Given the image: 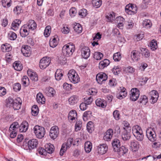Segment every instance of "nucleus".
<instances>
[{
  "label": "nucleus",
  "mask_w": 161,
  "mask_h": 161,
  "mask_svg": "<svg viewBox=\"0 0 161 161\" xmlns=\"http://www.w3.org/2000/svg\"><path fill=\"white\" fill-rule=\"evenodd\" d=\"M59 133L58 128L57 126H54L51 128L49 132V136L52 139L54 140L58 137Z\"/></svg>",
  "instance_id": "9d476101"
},
{
  "label": "nucleus",
  "mask_w": 161,
  "mask_h": 161,
  "mask_svg": "<svg viewBox=\"0 0 161 161\" xmlns=\"http://www.w3.org/2000/svg\"><path fill=\"white\" fill-rule=\"evenodd\" d=\"M19 126V125L17 122L13 123L10 125L8 130V132L9 133L10 137L11 138H14L16 136Z\"/></svg>",
  "instance_id": "423d86ee"
},
{
  "label": "nucleus",
  "mask_w": 161,
  "mask_h": 161,
  "mask_svg": "<svg viewBox=\"0 0 161 161\" xmlns=\"http://www.w3.org/2000/svg\"><path fill=\"white\" fill-rule=\"evenodd\" d=\"M51 31V27L49 25L47 26L45 29L44 35L46 37L48 36Z\"/></svg>",
  "instance_id": "0e129e2a"
},
{
  "label": "nucleus",
  "mask_w": 161,
  "mask_h": 161,
  "mask_svg": "<svg viewBox=\"0 0 161 161\" xmlns=\"http://www.w3.org/2000/svg\"><path fill=\"white\" fill-rule=\"evenodd\" d=\"M59 41L58 36L55 35L52 36L50 39L49 44L50 47L52 48L56 47L58 44Z\"/></svg>",
  "instance_id": "4468645a"
},
{
  "label": "nucleus",
  "mask_w": 161,
  "mask_h": 161,
  "mask_svg": "<svg viewBox=\"0 0 161 161\" xmlns=\"http://www.w3.org/2000/svg\"><path fill=\"white\" fill-rule=\"evenodd\" d=\"M103 57V54L100 52H95L94 54V58L97 60L101 59Z\"/></svg>",
  "instance_id": "e2e57ef3"
},
{
  "label": "nucleus",
  "mask_w": 161,
  "mask_h": 161,
  "mask_svg": "<svg viewBox=\"0 0 161 161\" xmlns=\"http://www.w3.org/2000/svg\"><path fill=\"white\" fill-rule=\"evenodd\" d=\"M63 73L64 71L62 69H58L55 74V79L58 81L60 80L63 76Z\"/></svg>",
  "instance_id": "c85d7f7f"
},
{
  "label": "nucleus",
  "mask_w": 161,
  "mask_h": 161,
  "mask_svg": "<svg viewBox=\"0 0 161 161\" xmlns=\"http://www.w3.org/2000/svg\"><path fill=\"white\" fill-rule=\"evenodd\" d=\"M68 76L69 81L74 84L77 83L80 81L79 75L74 69H71L69 71Z\"/></svg>",
  "instance_id": "20e7f679"
},
{
  "label": "nucleus",
  "mask_w": 161,
  "mask_h": 161,
  "mask_svg": "<svg viewBox=\"0 0 161 161\" xmlns=\"http://www.w3.org/2000/svg\"><path fill=\"white\" fill-rule=\"evenodd\" d=\"M39 113V109L37 105H34L31 108V114L32 115L36 116Z\"/></svg>",
  "instance_id": "5fc2aeb1"
},
{
  "label": "nucleus",
  "mask_w": 161,
  "mask_h": 161,
  "mask_svg": "<svg viewBox=\"0 0 161 161\" xmlns=\"http://www.w3.org/2000/svg\"><path fill=\"white\" fill-rule=\"evenodd\" d=\"M112 144L114 151H118L121 145L120 141L117 139H114Z\"/></svg>",
  "instance_id": "cd10ccee"
},
{
  "label": "nucleus",
  "mask_w": 161,
  "mask_h": 161,
  "mask_svg": "<svg viewBox=\"0 0 161 161\" xmlns=\"http://www.w3.org/2000/svg\"><path fill=\"white\" fill-rule=\"evenodd\" d=\"M27 73L30 79L34 81H36L38 80V75L36 72L32 71V70L29 69L28 70Z\"/></svg>",
  "instance_id": "412c9836"
},
{
  "label": "nucleus",
  "mask_w": 161,
  "mask_h": 161,
  "mask_svg": "<svg viewBox=\"0 0 161 161\" xmlns=\"http://www.w3.org/2000/svg\"><path fill=\"white\" fill-rule=\"evenodd\" d=\"M113 131L112 129H108L104 134L103 139L106 141H110L113 136Z\"/></svg>",
  "instance_id": "a211bd4d"
},
{
  "label": "nucleus",
  "mask_w": 161,
  "mask_h": 161,
  "mask_svg": "<svg viewBox=\"0 0 161 161\" xmlns=\"http://www.w3.org/2000/svg\"><path fill=\"white\" fill-rule=\"evenodd\" d=\"M22 83L25 86H28L30 83L29 80L26 76H24L22 79Z\"/></svg>",
  "instance_id": "680f3d73"
},
{
  "label": "nucleus",
  "mask_w": 161,
  "mask_h": 161,
  "mask_svg": "<svg viewBox=\"0 0 161 161\" xmlns=\"http://www.w3.org/2000/svg\"><path fill=\"white\" fill-rule=\"evenodd\" d=\"M130 131L128 130H124L122 135V139L124 141L129 140L130 137Z\"/></svg>",
  "instance_id": "79ce46f5"
},
{
  "label": "nucleus",
  "mask_w": 161,
  "mask_h": 161,
  "mask_svg": "<svg viewBox=\"0 0 161 161\" xmlns=\"http://www.w3.org/2000/svg\"><path fill=\"white\" fill-rule=\"evenodd\" d=\"M92 3L94 7L98 8L101 6L102 1V0H92Z\"/></svg>",
  "instance_id": "a18cd8bd"
},
{
  "label": "nucleus",
  "mask_w": 161,
  "mask_h": 161,
  "mask_svg": "<svg viewBox=\"0 0 161 161\" xmlns=\"http://www.w3.org/2000/svg\"><path fill=\"white\" fill-rule=\"evenodd\" d=\"M148 102V97L144 95H141L138 101V103L143 106L146 105Z\"/></svg>",
  "instance_id": "a878e982"
},
{
  "label": "nucleus",
  "mask_w": 161,
  "mask_h": 161,
  "mask_svg": "<svg viewBox=\"0 0 161 161\" xmlns=\"http://www.w3.org/2000/svg\"><path fill=\"white\" fill-rule=\"evenodd\" d=\"M137 135H135L134 136L136 138V139L139 141H142L144 139V135L143 133V131L139 133L136 134Z\"/></svg>",
  "instance_id": "774afa93"
},
{
  "label": "nucleus",
  "mask_w": 161,
  "mask_h": 161,
  "mask_svg": "<svg viewBox=\"0 0 161 161\" xmlns=\"http://www.w3.org/2000/svg\"><path fill=\"white\" fill-rule=\"evenodd\" d=\"M45 92L49 97H53L56 93L55 90L52 87H49L46 88Z\"/></svg>",
  "instance_id": "393cba45"
},
{
  "label": "nucleus",
  "mask_w": 161,
  "mask_h": 161,
  "mask_svg": "<svg viewBox=\"0 0 161 161\" xmlns=\"http://www.w3.org/2000/svg\"><path fill=\"white\" fill-rule=\"evenodd\" d=\"M51 62V58L49 57H45L42 58L39 62V66L42 69H44L49 66Z\"/></svg>",
  "instance_id": "1a4fd4ad"
},
{
  "label": "nucleus",
  "mask_w": 161,
  "mask_h": 161,
  "mask_svg": "<svg viewBox=\"0 0 161 161\" xmlns=\"http://www.w3.org/2000/svg\"><path fill=\"white\" fill-rule=\"evenodd\" d=\"M92 147V143L89 141H87L85 143L84 148L86 152L87 153H90L91 151Z\"/></svg>",
  "instance_id": "a19ab883"
},
{
  "label": "nucleus",
  "mask_w": 161,
  "mask_h": 161,
  "mask_svg": "<svg viewBox=\"0 0 161 161\" xmlns=\"http://www.w3.org/2000/svg\"><path fill=\"white\" fill-rule=\"evenodd\" d=\"M28 127V123L26 121H23L19 126V131L21 132H25Z\"/></svg>",
  "instance_id": "2f4dec72"
},
{
  "label": "nucleus",
  "mask_w": 161,
  "mask_h": 161,
  "mask_svg": "<svg viewBox=\"0 0 161 161\" xmlns=\"http://www.w3.org/2000/svg\"><path fill=\"white\" fill-rule=\"evenodd\" d=\"M75 49V45L70 42L63 46L62 49V53L65 57H69L73 54Z\"/></svg>",
  "instance_id": "f03ea898"
},
{
  "label": "nucleus",
  "mask_w": 161,
  "mask_h": 161,
  "mask_svg": "<svg viewBox=\"0 0 161 161\" xmlns=\"http://www.w3.org/2000/svg\"><path fill=\"white\" fill-rule=\"evenodd\" d=\"M86 128L87 131L91 133L94 130V125L93 122L92 121L88 122L86 125Z\"/></svg>",
  "instance_id": "58836bf2"
},
{
  "label": "nucleus",
  "mask_w": 161,
  "mask_h": 161,
  "mask_svg": "<svg viewBox=\"0 0 161 161\" xmlns=\"http://www.w3.org/2000/svg\"><path fill=\"white\" fill-rule=\"evenodd\" d=\"M141 53L143 56L145 58H148L150 56V53L149 50L145 48L141 47L140 48Z\"/></svg>",
  "instance_id": "ea45409f"
},
{
  "label": "nucleus",
  "mask_w": 161,
  "mask_h": 161,
  "mask_svg": "<svg viewBox=\"0 0 161 161\" xmlns=\"http://www.w3.org/2000/svg\"><path fill=\"white\" fill-rule=\"evenodd\" d=\"M117 26L120 29H122L125 21L124 19L122 17L119 16L116 19Z\"/></svg>",
  "instance_id": "7c9ffc66"
},
{
  "label": "nucleus",
  "mask_w": 161,
  "mask_h": 161,
  "mask_svg": "<svg viewBox=\"0 0 161 161\" xmlns=\"http://www.w3.org/2000/svg\"><path fill=\"white\" fill-rule=\"evenodd\" d=\"M150 46L152 51H154L158 48L157 41L155 40H152L150 43Z\"/></svg>",
  "instance_id": "09e8293b"
},
{
  "label": "nucleus",
  "mask_w": 161,
  "mask_h": 161,
  "mask_svg": "<svg viewBox=\"0 0 161 161\" xmlns=\"http://www.w3.org/2000/svg\"><path fill=\"white\" fill-rule=\"evenodd\" d=\"M115 16V13L112 12L111 13L108 14L106 16V17L108 21L112 22L114 20Z\"/></svg>",
  "instance_id": "864d4df0"
},
{
  "label": "nucleus",
  "mask_w": 161,
  "mask_h": 161,
  "mask_svg": "<svg viewBox=\"0 0 161 161\" xmlns=\"http://www.w3.org/2000/svg\"><path fill=\"white\" fill-rule=\"evenodd\" d=\"M45 149L47 153L51 154L54 151V148L53 145L51 144L50 145H47L45 146Z\"/></svg>",
  "instance_id": "c03bdc74"
},
{
  "label": "nucleus",
  "mask_w": 161,
  "mask_h": 161,
  "mask_svg": "<svg viewBox=\"0 0 161 161\" xmlns=\"http://www.w3.org/2000/svg\"><path fill=\"white\" fill-rule=\"evenodd\" d=\"M96 105L99 107L102 108H105L107 105L106 102L104 99L101 98H97L96 101Z\"/></svg>",
  "instance_id": "5701e85b"
},
{
  "label": "nucleus",
  "mask_w": 161,
  "mask_h": 161,
  "mask_svg": "<svg viewBox=\"0 0 161 161\" xmlns=\"http://www.w3.org/2000/svg\"><path fill=\"white\" fill-rule=\"evenodd\" d=\"M120 91L117 94V97L120 99H122L125 97L127 95L126 89L124 87H120Z\"/></svg>",
  "instance_id": "6ab92c4d"
},
{
  "label": "nucleus",
  "mask_w": 161,
  "mask_h": 161,
  "mask_svg": "<svg viewBox=\"0 0 161 161\" xmlns=\"http://www.w3.org/2000/svg\"><path fill=\"white\" fill-rule=\"evenodd\" d=\"M108 76L106 73L101 72L98 74L96 77V79L98 83L102 84L103 82L107 80Z\"/></svg>",
  "instance_id": "9b49d317"
},
{
  "label": "nucleus",
  "mask_w": 161,
  "mask_h": 161,
  "mask_svg": "<svg viewBox=\"0 0 161 161\" xmlns=\"http://www.w3.org/2000/svg\"><path fill=\"white\" fill-rule=\"evenodd\" d=\"M110 63L108 59H104L101 61L99 64V68L100 69H103L107 67Z\"/></svg>",
  "instance_id": "72a5a7b5"
},
{
  "label": "nucleus",
  "mask_w": 161,
  "mask_h": 161,
  "mask_svg": "<svg viewBox=\"0 0 161 161\" xmlns=\"http://www.w3.org/2000/svg\"><path fill=\"white\" fill-rule=\"evenodd\" d=\"M82 126V122L80 120H77L75 125V130L78 131L80 130Z\"/></svg>",
  "instance_id": "052dcab7"
},
{
  "label": "nucleus",
  "mask_w": 161,
  "mask_h": 161,
  "mask_svg": "<svg viewBox=\"0 0 161 161\" xmlns=\"http://www.w3.org/2000/svg\"><path fill=\"white\" fill-rule=\"evenodd\" d=\"M128 150L126 147L124 146H122L119 148L118 151H114L118 153L119 155L121 156L125 154L128 152Z\"/></svg>",
  "instance_id": "4c0bfd02"
},
{
  "label": "nucleus",
  "mask_w": 161,
  "mask_h": 161,
  "mask_svg": "<svg viewBox=\"0 0 161 161\" xmlns=\"http://www.w3.org/2000/svg\"><path fill=\"white\" fill-rule=\"evenodd\" d=\"M138 52L136 50L132 51L131 53V57L133 61H137L138 60Z\"/></svg>",
  "instance_id": "3c124183"
},
{
  "label": "nucleus",
  "mask_w": 161,
  "mask_h": 161,
  "mask_svg": "<svg viewBox=\"0 0 161 161\" xmlns=\"http://www.w3.org/2000/svg\"><path fill=\"white\" fill-rule=\"evenodd\" d=\"M87 14V11L86 9L83 8L80 10L79 12V15L81 18H84Z\"/></svg>",
  "instance_id": "69168bd1"
},
{
  "label": "nucleus",
  "mask_w": 161,
  "mask_h": 161,
  "mask_svg": "<svg viewBox=\"0 0 161 161\" xmlns=\"http://www.w3.org/2000/svg\"><path fill=\"white\" fill-rule=\"evenodd\" d=\"M2 4L3 7L8 8L11 5L12 1L11 0H2Z\"/></svg>",
  "instance_id": "49530a36"
},
{
  "label": "nucleus",
  "mask_w": 161,
  "mask_h": 161,
  "mask_svg": "<svg viewBox=\"0 0 161 161\" xmlns=\"http://www.w3.org/2000/svg\"><path fill=\"white\" fill-rule=\"evenodd\" d=\"M113 58L115 61H119L121 58V54L119 52L114 53L113 56Z\"/></svg>",
  "instance_id": "13d9d810"
},
{
  "label": "nucleus",
  "mask_w": 161,
  "mask_h": 161,
  "mask_svg": "<svg viewBox=\"0 0 161 161\" xmlns=\"http://www.w3.org/2000/svg\"><path fill=\"white\" fill-rule=\"evenodd\" d=\"M8 39L10 40H15L17 37V34L12 31H10L8 33Z\"/></svg>",
  "instance_id": "603ef678"
},
{
  "label": "nucleus",
  "mask_w": 161,
  "mask_h": 161,
  "mask_svg": "<svg viewBox=\"0 0 161 161\" xmlns=\"http://www.w3.org/2000/svg\"><path fill=\"white\" fill-rule=\"evenodd\" d=\"M69 148L68 147L67 145L64 142L62 145L61 147L60 151V156H63L64 153H65L68 149Z\"/></svg>",
  "instance_id": "de8ad7c7"
},
{
  "label": "nucleus",
  "mask_w": 161,
  "mask_h": 161,
  "mask_svg": "<svg viewBox=\"0 0 161 161\" xmlns=\"http://www.w3.org/2000/svg\"><path fill=\"white\" fill-rule=\"evenodd\" d=\"M21 21L19 19H15L12 23L11 28L14 31L17 30L21 24Z\"/></svg>",
  "instance_id": "c756f323"
},
{
  "label": "nucleus",
  "mask_w": 161,
  "mask_h": 161,
  "mask_svg": "<svg viewBox=\"0 0 161 161\" xmlns=\"http://www.w3.org/2000/svg\"><path fill=\"white\" fill-rule=\"evenodd\" d=\"M25 25L30 31L35 30L37 27V24L36 22L32 19L29 20Z\"/></svg>",
  "instance_id": "2eb2a0df"
},
{
  "label": "nucleus",
  "mask_w": 161,
  "mask_h": 161,
  "mask_svg": "<svg viewBox=\"0 0 161 161\" xmlns=\"http://www.w3.org/2000/svg\"><path fill=\"white\" fill-rule=\"evenodd\" d=\"M121 70L120 67L119 66H117L114 67L112 71L114 75H117L120 73Z\"/></svg>",
  "instance_id": "bf43d9fd"
},
{
  "label": "nucleus",
  "mask_w": 161,
  "mask_h": 161,
  "mask_svg": "<svg viewBox=\"0 0 161 161\" xmlns=\"http://www.w3.org/2000/svg\"><path fill=\"white\" fill-rule=\"evenodd\" d=\"M142 25L145 28H150L152 26L151 21L149 19H146L143 21Z\"/></svg>",
  "instance_id": "37998d69"
},
{
  "label": "nucleus",
  "mask_w": 161,
  "mask_h": 161,
  "mask_svg": "<svg viewBox=\"0 0 161 161\" xmlns=\"http://www.w3.org/2000/svg\"><path fill=\"white\" fill-rule=\"evenodd\" d=\"M6 103L7 105L12 107L14 110L19 109L21 106L22 100L19 97H17L14 99L11 97L6 99Z\"/></svg>",
  "instance_id": "f257e3e1"
},
{
  "label": "nucleus",
  "mask_w": 161,
  "mask_h": 161,
  "mask_svg": "<svg viewBox=\"0 0 161 161\" xmlns=\"http://www.w3.org/2000/svg\"><path fill=\"white\" fill-rule=\"evenodd\" d=\"M73 29L75 32L77 34L80 33L82 31V27L81 25L78 23H74Z\"/></svg>",
  "instance_id": "f704fd0d"
},
{
  "label": "nucleus",
  "mask_w": 161,
  "mask_h": 161,
  "mask_svg": "<svg viewBox=\"0 0 161 161\" xmlns=\"http://www.w3.org/2000/svg\"><path fill=\"white\" fill-rule=\"evenodd\" d=\"M36 99L37 102L39 104H43L45 103V98L43 95L40 92H39L37 94Z\"/></svg>",
  "instance_id": "4be33fe9"
},
{
  "label": "nucleus",
  "mask_w": 161,
  "mask_h": 161,
  "mask_svg": "<svg viewBox=\"0 0 161 161\" xmlns=\"http://www.w3.org/2000/svg\"><path fill=\"white\" fill-rule=\"evenodd\" d=\"M30 47L27 45L23 46L21 49V52L23 55L26 57H29L31 54Z\"/></svg>",
  "instance_id": "aec40b11"
},
{
  "label": "nucleus",
  "mask_w": 161,
  "mask_h": 161,
  "mask_svg": "<svg viewBox=\"0 0 161 161\" xmlns=\"http://www.w3.org/2000/svg\"><path fill=\"white\" fill-rule=\"evenodd\" d=\"M30 31L27 27L24 25L20 30V34L22 37H25L29 34Z\"/></svg>",
  "instance_id": "f3484780"
},
{
  "label": "nucleus",
  "mask_w": 161,
  "mask_h": 161,
  "mask_svg": "<svg viewBox=\"0 0 161 161\" xmlns=\"http://www.w3.org/2000/svg\"><path fill=\"white\" fill-rule=\"evenodd\" d=\"M77 116L76 111L75 110H72L69 113L68 119L69 121L72 122L75 120V119L77 118Z\"/></svg>",
  "instance_id": "b1692460"
},
{
  "label": "nucleus",
  "mask_w": 161,
  "mask_h": 161,
  "mask_svg": "<svg viewBox=\"0 0 161 161\" xmlns=\"http://www.w3.org/2000/svg\"><path fill=\"white\" fill-rule=\"evenodd\" d=\"M38 144V141L37 139H32L29 140L28 142L24 143L23 146L25 149L31 150L36 148Z\"/></svg>",
  "instance_id": "39448f33"
},
{
  "label": "nucleus",
  "mask_w": 161,
  "mask_h": 161,
  "mask_svg": "<svg viewBox=\"0 0 161 161\" xmlns=\"http://www.w3.org/2000/svg\"><path fill=\"white\" fill-rule=\"evenodd\" d=\"M1 49L3 52H9L12 50V47L10 44L6 43L2 45Z\"/></svg>",
  "instance_id": "473e14b6"
},
{
  "label": "nucleus",
  "mask_w": 161,
  "mask_h": 161,
  "mask_svg": "<svg viewBox=\"0 0 161 161\" xmlns=\"http://www.w3.org/2000/svg\"><path fill=\"white\" fill-rule=\"evenodd\" d=\"M79 100L78 96L73 95L68 100L69 104L74 105L76 104Z\"/></svg>",
  "instance_id": "c9c22d12"
},
{
  "label": "nucleus",
  "mask_w": 161,
  "mask_h": 161,
  "mask_svg": "<svg viewBox=\"0 0 161 161\" xmlns=\"http://www.w3.org/2000/svg\"><path fill=\"white\" fill-rule=\"evenodd\" d=\"M149 94L151 97L150 99V103H155L157 102L159 97L158 92L156 90H153L150 92Z\"/></svg>",
  "instance_id": "f8f14e48"
},
{
  "label": "nucleus",
  "mask_w": 161,
  "mask_h": 161,
  "mask_svg": "<svg viewBox=\"0 0 161 161\" xmlns=\"http://www.w3.org/2000/svg\"><path fill=\"white\" fill-rule=\"evenodd\" d=\"M132 131L133 135L134 136L137 134L142 131L141 127L138 125L133 126L132 128Z\"/></svg>",
  "instance_id": "e433bc0d"
},
{
  "label": "nucleus",
  "mask_w": 161,
  "mask_h": 161,
  "mask_svg": "<svg viewBox=\"0 0 161 161\" xmlns=\"http://www.w3.org/2000/svg\"><path fill=\"white\" fill-rule=\"evenodd\" d=\"M34 133L36 137L39 139L42 138L45 134L46 130L43 127L36 125L33 128Z\"/></svg>",
  "instance_id": "7ed1b4c3"
},
{
  "label": "nucleus",
  "mask_w": 161,
  "mask_h": 161,
  "mask_svg": "<svg viewBox=\"0 0 161 161\" xmlns=\"http://www.w3.org/2000/svg\"><path fill=\"white\" fill-rule=\"evenodd\" d=\"M98 153L99 154H103L108 150V147L107 144H100L97 147Z\"/></svg>",
  "instance_id": "dca6fc26"
},
{
  "label": "nucleus",
  "mask_w": 161,
  "mask_h": 161,
  "mask_svg": "<svg viewBox=\"0 0 161 161\" xmlns=\"http://www.w3.org/2000/svg\"><path fill=\"white\" fill-rule=\"evenodd\" d=\"M123 129L124 130L131 131V127L129 123L126 121H124L122 123Z\"/></svg>",
  "instance_id": "6e6d98bb"
},
{
  "label": "nucleus",
  "mask_w": 161,
  "mask_h": 161,
  "mask_svg": "<svg viewBox=\"0 0 161 161\" xmlns=\"http://www.w3.org/2000/svg\"><path fill=\"white\" fill-rule=\"evenodd\" d=\"M81 52V56L84 58L87 59L89 57L90 50L88 47L84 46L82 48Z\"/></svg>",
  "instance_id": "ddd939ff"
},
{
  "label": "nucleus",
  "mask_w": 161,
  "mask_h": 161,
  "mask_svg": "<svg viewBox=\"0 0 161 161\" xmlns=\"http://www.w3.org/2000/svg\"><path fill=\"white\" fill-rule=\"evenodd\" d=\"M92 112L91 111H85L83 114V119L86 121L87 120L91 115Z\"/></svg>",
  "instance_id": "4d7b16f0"
},
{
  "label": "nucleus",
  "mask_w": 161,
  "mask_h": 161,
  "mask_svg": "<svg viewBox=\"0 0 161 161\" xmlns=\"http://www.w3.org/2000/svg\"><path fill=\"white\" fill-rule=\"evenodd\" d=\"M133 4L129 3L125 7V11L129 15L130 14V12H131V10L132 9Z\"/></svg>",
  "instance_id": "338daca9"
},
{
  "label": "nucleus",
  "mask_w": 161,
  "mask_h": 161,
  "mask_svg": "<svg viewBox=\"0 0 161 161\" xmlns=\"http://www.w3.org/2000/svg\"><path fill=\"white\" fill-rule=\"evenodd\" d=\"M130 149L133 152L138 151L139 148V144L138 142L136 141H132L130 142Z\"/></svg>",
  "instance_id": "bb28decb"
},
{
  "label": "nucleus",
  "mask_w": 161,
  "mask_h": 161,
  "mask_svg": "<svg viewBox=\"0 0 161 161\" xmlns=\"http://www.w3.org/2000/svg\"><path fill=\"white\" fill-rule=\"evenodd\" d=\"M146 136L149 140L154 142L157 140L156 134L153 130L151 128L147 129L146 130Z\"/></svg>",
  "instance_id": "0eeeda50"
},
{
  "label": "nucleus",
  "mask_w": 161,
  "mask_h": 161,
  "mask_svg": "<svg viewBox=\"0 0 161 161\" xmlns=\"http://www.w3.org/2000/svg\"><path fill=\"white\" fill-rule=\"evenodd\" d=\"M13 67L17 71H20L23 68V66L19 61H15L13 64Z\"/></svg>",
  "instance_id": "8fccbe9b"
},
{
  "label": "nucleus",
  "mask_w": 161,
  "mask_h": 161,
  "mask_svg": "<svg viewBox=\"0 0 161 161\" xmlns=\"http://www.w3.org/2000/svg\"><path fill=\"white\" fill-rule=\"evenodd\" d=\"M140 96V91L137 88H132L130 93V99L133 101H135L137 100Z\"/></svg>",
  "instance_id": "6e6552de"
}]
</instances>
